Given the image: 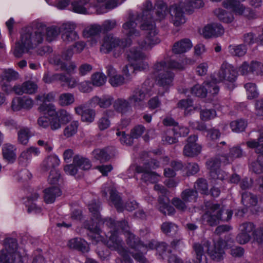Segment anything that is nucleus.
Segmentation results:
<instances>
[{"label": "nucleus", "mask_w": 263, "mask_h": 263, "mask_svg": "<svg viewBox=\"0 0 263 263\" xmlns=\"http://www.w3.org/2000/svg\"><path fill=\"white\" fill-rule=\"evenodd\" d=\"M205 207L206 210L202 216V219L209 226H215L220 221H227L230 220L231 213H228V216H224L220 204L207 202Z\"/></svg>", "instance_id": "20e7f679"}, {"label": "nucleus", "mask_w": 263, "mask_h": 263, "mask_svg": "<svg viewBox=\"0 0 263 263\" xmlns=\"http://www.w3.org/2000/svg\"><path fill=\"white\" fill-rule=\"evenodd\" d=\"M210 242L209 241L204 242L203 244L195 243L193 246L194 251L197 257V262L201 263L202 256L206 252L211 258L216 261H220L223 258L224 251L220 248L214 247L212 250H210Z\"/></svg>", "instance_id": "39448f33"}, {"label": "nucleus", "mask_w": 263, "mask_h": 263, "mask_svg": "<svg viewBox=\"0 0 263 263\" xmlns=\"http://www.w3.org/2000/svg\"><path fill=\"white\" fill-rule=\"evenodd\" d=\"M4 245L5 249L2 250L0 251V253L3 251H7V254H8V258H11V256L13 254H18L15 252V251L17 249V242L15 239L8 238L4 240Z\"/></svg>", "instance_id": "2f4dec72"}, {"label": "nucleus", "mask_w": 263, "mask_h": 263, "mask_svg": "<svg viewBox=\"0 0 263 263\" xmlns=\"http://www.w3.org/2000/svg\"><path fill=\"white\" fill-rule=\"evenodd\" d=\"M126 244L132 249L136 250L143 246L139 237L135 235L132 231L125 234Z\"/></svg>", "instance_id": "c85d7f7f"}, {"label": "nucleus", "mask_w": 263, "mask_h": 263, "mask_svg": "<svg viewBox=\"0 0 263 263\" xmlns=\"http://www.w3.org/2000/svg\"><path fill=\"white\" fill-rule=\"evenodd\" d=\"M114 111L111 109L103 111L102 117L98 121V126L100 130H104L109 127L110 122L109 118L114 116Z\"/></svg>", "instance_id": "393cba45"}, {"label": "nucleus", "mask_w": 263, "mask_h": 263, "mask_svg": "<svg viewBox=\"0 0 263 263\" xmlns=\"http://www.w3.org/2000/svg\"><path fill=\"white\" fill-rule=\"evenodd\" d=\"M7 251H3L0 253V261L3 263H23L22 257L19 254H13L11 258H8Z\"/></svg>", "instance_id": "58836bf2"}, {"label": "nucleus", "mask_w": 263, "mask_h": 263, "mask_svg": "<svg viewBox=\"0 0 263 263\" xmlns=\"http://www.w3.org/2000/svg\"><path fill=\"white\" fill-rule=\"evenodd\" d=\"M152 3L149 1L145 2L143 5L142 11L137 16V20L143 22L140 25V28L146 31L145 37L143 40L135 39L139 46L143 49H151L155 45L160 42V40L158 36V31L155 24L152 22H148V18H152L151 11Z\"/></svg>", "instance_id": "f257e3e1"}, {"label": "nucleus", "mask_w": 263, "mask_h": 263, "mask_svg": "<svg viewBox=\"0 0 263 263\" xmlns=\"http://www.w3.org/2000/svg\"><path fill=\"white\" fill-rule=\"evenodd\" d=\"M204 85H195L190 89L191 93L198 97L205 98L208 93L212 95H217L219 91V87L214 82H205Z\"/></svg>", "instance_id": "6e6552de"}, {"label": "nucleus", "mask_w": 263, "mask_h": 263, "mask_svg": "<svg viewBox=\"0 0 263 263\" xmlns=\"http://www.w3.org/2000/svg\"><path fill=\"white\" fill-rule=\"evenodd\" d=\"M76 28V24L71 23H64L61 26V37L64 42L68 44L79 39Z\"/></svg>", "instance_id": "f8f14e48"}, {"label": "nucleus", "mask_w": 263, "mask_h": 263, "mask_svg": "<svg viewBox=\"0 0 263 263\" xmlns=\"http://www.w3.org/2000/svg\"><path fill=\"white\" fill-rule=\"evenodd\" d=\"M241 202L246 207L255 206L257 203V198L251 193L245 192L241 194Z\"/></svg>", "instance_id": "f704fd0d"}, {"label": "nucleus", "mask_w": 263, "mask_h": 263, "mask_svg": "<svg viewBox=\"0 0 263 263\" xmlns=\"http://www.w3.org/2000/svg\"><path fill=\"white\" fill-rule=\"evenodd\" d=\"M20 78L19 73L12 68L3 69L0 74L1 82L10 83L18 80Z\"/></svg>", "instance_id": "4be33fe9"}, {"label": "nucleus", "mask_w": 263, "mask_h": 263, "mask_svg": "<svg viewBox=\"0 0 263 263\" xmlns=\"http://www.w3.org/2000/svg\"><path fill=\"white\" fill-rule=\"evenodd\" d=\"M247 124V121L243 119H238L232 121L230 123V127L233 132L239 133L244 131Z\"/></svg>", "instance_id": "8fccbe9b"}, {"label": "nucleus", "mask_w": 263, "mask_h": 263, "mask_svg": "<svg viewBox=\"0 0 263 263\" xmlns=\"http://www.w3.org/2000/svg\"><path fill=\"white\" fill-rule=\"evenodd\" d=\"M195 190L199 191L201 193L206 194L208 192L207 181L204 178H199L195 183Z\"/></svg>", "instance_id": "13d9d810"}, {"label": "nucleus", "mask_w": 263, "mask_h": 263, "mask_svg": "<svg viewBox=\"0 0 263 263\" xmlns=\"http://www.w3.org/2000/svg\"><path fill=\"white\" fill-rule=\"evenodd\" d=\"M76 113L81 116V120L83 122L91 123L93 122L96 117V111L91 108L86 107L83 105H79L74 108Z\"/></svg>", "instance_id": "f3484780"}, {"label": "nucleus", "mask_w": 263, "mask_h": 263, "mask_svg": "<svg viewBox=\"0 0 263 263\" xmlns=\"http://www.w3.org/2000/svg\"><path fill=\"white\" fill-rule=\"evenodd\" d=\"M102 31L101 25L93 24L85 28L83 31V34L86 37H89L99 34Z\"/></svg>", "instance_id": "de8ad7c7"}, {"label": "nucleus", "mask_w": 263, "mask_h": 263, "mask_svg": "<svg viewBox=\"0 0 263 263\" xmlns=\"http://www.w3.org/2000/svg\"><path fill=\"white\" fill-rule=\"evenodd\" d=\"M116 135L119 137V140L123 144L132 145L134 142V138L131 135L126 134L125 132L117 130Z\"/></svg>", "instance_id": "6e6d98bb"}, {"label": "nucleus", "mask_w": 263, "mask_h": 263, "mask_svg": "<svg viewBox=\"0 0 263 263\" xmlns=\"http://www.w3.org/2000/svg\"><path fill=\"white\" fill-rule=\"evenodd\" d=\"M68 246L70 248L77 249L82 252L88 251V248L86 245L82 242L81 240L78 238L70 240L68 241Z\"/></svg>", "instance_id": "ea45409f"}, {"label": "nucleus", "mask_w": 263, "mask_h": 263, "mask_svg": "<svg viewBox=\"0 0 263 263\" xmlns=\"http://www.w3.org/2000/svg\"><path fill=\"white\" fill-rule=\"evenodd\" d=\"M172 204L179 211L184 212L187 209V203L182 198H174L172 200Z\"/></svg>", "instance_id": "052dcab7"}, {"label": "nucleus", "mask_w": 263, "mask_h": 263, "mask_svg": "<svg viewBox=\"0 0 263 263\" xmlns=\"http://www.w3.org/2000/svg\"><path fill=\"white\" fill-rule=\"evenodd\" d=\"M152 8L153 7H152ZM153 9H152V11L151 12L152 18H148V22H152L154 23V21H160L163 18H165L167 13V6L164 4H161L157 6V10L155 12L156 17H154L153 16V13L154 12Z\"/></svg>", "instance_id": "bb28decb"}, {"label": "nucleus", "mask_w": 263, "mask_h": 263, "mask_svg": "<svg viewBox=\"0 0 263 263\" xmlns=\"http://www.w3.org/2000/svg\"><path fill=\"white\" fill-rule=\"evenodd\" d=\"M60 160L55 156H49L43 162L42 170L44 172L56 169V167L59 165Z\"/></svg>", "instance_id": "c756f323"}, {"label": "nucleus", "mask_w": 263, "mask_h": 263, "mask_svg": "<svg viewBox=\"0 0 263 263\" xmlns=\"http://www.w3.org/2000/svg\"><path fill=\"white\" fill-rule=\"evenodd\" d=\"M88 209L92 214V217H93L96 220H98L99 223H100L102 221V219L101 218L99 213V203L96 201H92L88 205Z\"/></svg>", "instance_id": "603ef678"}, {"label": "nucleus", "mask_w": 263, "mask_h": 263, "mask_svg": "<svg viewBox=\"0 0 263 263\" xmlns=\"http://www.w3.org/2000/svg\"><path fill=\"white\" fill-rule=\"evenodd\" d=\"M106 80V76L101 72H96L91 76V82L93 86H102L105 83Z\"/></svg>", "instance_id": "5fc2aeb1"}, {"label": "nucleus", "mask_w": 263, "mask_h": 263, "mask_svg": "<svg viewBox=\"0 0 263 263\" xmlns=\"http://www.w3.org/2000/svg\"><path fill=\"white\" fill-rule=\"evenodd\" d=\"M74 101L73 95L70 93H63L59 96V103L62 106H68Z\"/></svg>", "instance_id": "864d4df0"}, {"label": "nucleus", "mask_w": 263, "mask_h": 263, "mask_svg": "<svg viewBox=\"0 0 263 263\" xmlns=\"http://www.w3.org/2000/svg\"><path fill=\"white\" fill-rule=\"evenodd\" d=\"M89 1V0H79L73 2L71 3L73 11L79 13H86L87 10L84 5L87 4Z\"/></svg>", "instance_id": "3c124183"}, {"label": "nucleus", "mask_w": 263, "mask_h": 263, "mask_svg": "<svg viewBox=\"0 0 263 263\" xmlns=\"http://www.w3.org/2000/svg\"><path fill=\"white\" fill-rule=\"evenodd\" d=\"M135 171L137 173H142L141 179L146 183H156L159 181V175L146 167L137 165L135 167Z\"/></svg>", "instance_id": "4468645a"}, {"label": "nucleus", "mask_w": 263, "mask_h": 263, "mask_svg": "<svg viewBox=\"0 0 263 263\" xmlns=\"http://www.w3.org/2000/svg\"><path fill=\"white\" fill-rule=\"evenodd\" d=\"M137 23L133 21H128L123 25V32L127 37L124 40L114 36L112 34H107L103 39V43L100 48V51L104 53H108L112 49L118 47L123 48L129 46L135 39L140 36V32L136 27Z\"/></svg>", "instance_id": "f03ea898"}, {"label": "nucleus", "mask_w": 263, "mask_h": 263, "mask_svg": "<svg viewBox=\"0 0 263 263\" xmlns=\"http://www.w3.org/2000/svg\"><path fill=\"white\" fill-rule=\"evenodd\" d=\"M123 242L121 239L115 236L111 237L110 241L107 242V247L111 250L117 251L121 257L117 259V263H134L130 257V251L125 247L123 246Z\"/></svg>", "instance_id": "423d86ee"}, {"label": "nucleus", "mask_w": 263, "mask_h": 263, "mask_svg": "<svg viewBox=\"0 0 263 263\" xmlns=\"http://www.w3.org/2000/svg\"><path fill=\"white\" fill-rule=\"evenodd\" d=\"M42 25L44 26L43 31V38L44 39L45 32H46V39L48 42H51L55 40L61 33V26L58 27L55 26H52L47 27L43 23H42Z\"/></svg>", "instance_id": "b1692460"}, {"label": "nucleus", "mask_w": 263, "mask_h": 263, "mask_svg": "<svg viewBox=\"0 0 263 263\" xmlns=\"http://www.w3.org/2000/svg\"><path fill=\"white\" fill-rule=\"evenodd\" d=\"M174 135L176 137H185L190 132L188 128L181 126L178 125L175 126L173 128Z\"/></svg>", "instance_id": "69168bd1"}, {"label": "nucleus", "mask_w": 263, "mask_h": 263, "mask_svg": "<svg viewBox=\"0 0 263 263\" xmlns=\"http://www.w3.org/2000/svg\"><path fill=\"white\" fill-rule=\"evenodd\" d=\"M103 223H105V226L110 229L109 232L110 233V235L107 241H110L111 237L113 236H115L117 239H120L118 237V234L120 230L121 231L124 235L132 231L128 221L126 220L116 221L111 218H106L103 221Z\"/></svg>", "instance_id": "0eeeda50"}, {"label": "nucleus", "mask_w": 263, "mask_h": 263, "mask_svg": "<svg viewBox=\"0 0 263 263\" xmlns=\"http://www.w3.org/2000/svg\"><path fill=\"white\" fill-rule=\"evenodd\" d=\"M15 149L13 145L8 144H5L2 148L4 158L9 162H13L16 159Z\"/></svg>", "instance_id": "c9c22d12"}, {"label": "nucleus", "mask_w": 263, "mask_h": 263, "mask_svg": "<svg viewBox=\"0 0 263 263\" xmlns=\"http://www.w3.org/2000/svg\"><path fill=\"white\" fill-rule=\"evenodd\" d=\"M110 200L118 212L124 210V205L122 199L118 192L114 189L110 190L109 192Z\"/></svg>", "instance_id": "cd10ccee"}, {"label": "nucleus", "mask_w": 263, "mask_h": 263, "mask_svg": "<svg viewBox=\"0 0 263 263\" xmlns=\"http://www.w3.org/2000/svg\"><path fill=\"white\" fill-rule=\"evenodd\" d=\"M25 93L32 94L37 89V85L33 82L28 81L23 83Z\"/></svg>", "instance_id": "774afa93"}, {"label": "nucleus", "mask_w": 263, "mask_h": 263, "mask_svg": "<svg viewBox=\"0 0 263 263\" xmlns=\"http://www.w3.org/2000/svg\"><path fill=\"white\" fill-rule=\"evenodd\" d=\"M158 209L159 211L164 215H166L165 209L170 204V199L165 196H159L158 199Z\"/></svg>", "instance_id": "bf43d9fd"}, {"label": "nucleus", "mask_w": 263, "mask_h": 263, "mask_svg": "<svg viewBox=\"0 0 263 263\" xmlns=\"http://www.w3.org/2000/svg\"><path fill=\"white\" fill-rule=\"evenodd\" d=\"M79 123L78 121H73L67 125L63 130V135L67 138L72 137L78 130Z\"/></svg>", "instance_id": "49530a36"}, {"label": "nucleus", "mask_w": 263, "mask_h": 263, "mask_svg": "<svg viewBox=\"0 0 263 263\" xmlns=\"http://www.w3.org/2000/svg\"><path fill=\"white\" fill-rule=\"evenodd\" d=\"M94 158L101 162H105L110 159V155L107 153L106 149H96L92 152Z\"/></svg>", "instance_id": "c03bdc74"}, {"label": "nucleus", "mask_w": 263, "mask_h": 263, "mask_svg": "<svg viewBox=\"0 0 263 263\" xmlns=\"http://www.w3.org/2000/svg\"><path fill=\"white\" fill-rule=\"evenodd\" d=\"M198 136L190 135L185 140V144L183 149V155L187 157L194 158L199 155L201 152L202 146L197 143Z\"/></svg>", "instance_id": "1a4fd4ad"}, {"label": "nucleus", "mask_w": 263, "mask_h": 263, "mask_svg": "<svg viewBox=\"0 0 263 263\" xmlns=\"http://www.w3.org/2000/svg\"><path fill=\"white\" fill-rule=\"evenodd\" d=\"M73 163L78 167L83 170H88L91 167L90 160L80 155H76L73 157Z\"/></svg>", "instance_id": "4c0bfd02"}, {"label": "nucleus", "mask_w": 263, "mask_h": 263, "mask_svg": "<svg viewBox=\"0 0 263 263\" xmlns=\"http://www.w3.org/2000/svg\"><path fill=\"white\" fill-rule=\"evenodd\" d=\"M246 145L250 148H255L256 153H263V132L260 133L257 140H248L246 142Z\"/></svg>", "instance_id": "7c9ffc66"}, {"label": "nucleus", "mask_w": 263, "mask_h": 263, "mask_svg": "<svg viewBox=\"0 0 263 263\" xmlns=\"http://www.w3.org/2000/svg\"><path fill=\"white\" fill-rule=\"evenodd\" d=\"M117 25L115 20H108L104 21L101 27L103 32H107L114 29Z\"/></svg>", "instance_id": "e2e57ef3"}, {"label": "nucleus", "mask_w": 263, "mask_h": 263, "mask_svg": "<svg viewBox=\"0 0 263 263\" xmlns=\"http://www.w3.org/2000/svg\"><path fill=\"white\" fill-rule=\"evenodd\" d=\"M44 201L47 203H53L57 197L61 195V190L57 186H52L44 190Z\"/></svg>", "instance_id": "412c9836"}, {"label": "nucleus", "mask_w": 263, "mask_h": 263, "mask_svg": "<svg viewBox=\"0 0 263 263\" xmlns=\"http://www.w3.org/2000/svg\"><path fill=\"white\" fill-rule=\"evenodd\" d=\"M192 46L191 40L189 39L185 38L175 43L172 50L175 54L183 53L190 50Z\"/></svg>", "instance_id": "aec40b11"}, {"label": "nucleus", "mask_w": 263, "mask_h": 263, "mask_svg": "<svg viewBox=\"0 0 263 263\" xmlns=\"http://www.w3.org/2000/svg\"><path fill=\"white\" fill-rule=\"evenodd\" d=\"M146 58V55L139 50L130 49L127 52V59L129 62H138L143 60Z\"/></svg>", "instance_id": "37998d69"}, {"label": "nucleus", "mask_w": 263, "mask_h": 263, "mask_svg": "<svg viewBox=\"0 0 263 263\" xmlns=\"http://www.w3.org/2000/svg\"><path fill=\"white\" fill-rule=\"evenodd\" d=\"M54 115L62 124H66L72 119L70 114L63 109L59 110L58 112L55 111Z\"/></svg>", "instance_id": "4d7b16f0"}, {"label": "nucleus", "mask_w": 263, "mask_h": 263, "mask_svg": "<svg viewBox=\"0 0 263 263\" xmlns=\"http://www.w3.org/2000/svg\"><path fill=\"white\" fill-rule=\"evenodd\" d=\"M230 53L234 56L242 57L247 52V48L245 44H239L236 46L230 45L229 47Z\"/></svg>", "instance_id": "a18cd8bd"}, {"label": "nucleus", "mask_w": 263, "mask_h": 263, "mask_svg": "<svg viewBox=\"0 0 263 263\" xmlns=\"http://www.w3.org/2000/svg\"><path fill=\"white\" fill-rule=\"evenodd\" d=\"M39 153V150L37 147H30L23 152L21 154L20 157L28 160L31 158L32 155L36 156Z\"/></svg>", "instance_id": "0e129e2a"}, {"label": "nucleus", "mask_w": 263, "mask_h": 263, "mask_svg": "<svg viewBox=\"0 0 263 263\" xmlns=\"http://www.w3.org/2000/svg\"><path fill=\"white\" fill-rule=\"evenodd\" d=\"M162 231L166 235L173 237L175 236L178 232V226L172 222H163L161 227Z\"/></svg>", "instance_id": "72a5a7b5"}, {"label": "nucleus", "mask_w": 263, "mask_h": 263, "mask_svg": "<svg viewBox=\"0 0 263 263\" xmlns=\"http://www.w3.org/2000/svg\"><path fill=\"white\" fill-rule=\"evenodd\" d=\"M217 76L220 81L233 82L236 79L237 72L232 65L224 61L221 64Z\"/></svg>", "instance_id": "9b49d317"}, {"label": "nucleus", "mask_w": 263, "mask_h": 263, "mask_svg": "<svg viewBox=\"0 0 263 263\" xmlns=\"http://www.w3.org/2000/svg\"><path fill=\"white\" fill-rule=\"evenodd\" d=\"M171 16V22L174 26L178 27L186 22L182 10L177 4L172 5L169 11Z\"/></svg>", "instance_id": "2eb2a0df"}, {"label": "nucleus", "mask_w": 263, "mask_h": 263, "mask_svg": "<svg viewBox=\"0 0 263 263\" xmlns=\"http://www.w3.org/2000/svg\"><path fill=\"white\" fill-rule=\"evenodd\" d=\"M33 105V100L25 97H15L11 103V108L13 111H18L22 109L29 110Z\"/></svg>", "instance_id": "dca6fc26"}, {"label": "nucleus", "mask_w": 263, "mask_h": 263, "mask_svg": "<svg viewBox=\"0 0 263 263\" xmlns=\"http://www.w3.org/2000/svg\"><path fill=\"white\" fill-rule=\"evenodd\" d=\"M17 135L18 141L24 145L28 143L29 138L32 136L30 130L27 127H23L20 129L18 132Z\"/></svg>", "instance_id": "09e8293b"}, {"label": "nucleus", "mask_w": 263, "mask_h": 263, "mask_svg": "<svg viewBox=\"0 0 263 263\" xmlns=\"http://www.w3.org/2000/svg\"><path fill=\"white\" fill-rule=\"evenodd\" d=\"M245 0H225L222 2L223 6L228 9H230L234 12L241 11L242 4L241 2Z\"/></svg>", "instance_id": "473e14b6"}, {"label": "nucleus", "mask_w": 263, "mask_h": 263, "mask_svg": "<svg viewBox=\"0 0 263 263\" xmlns=\"http://www.w3.org/2000/svg\"><path fill=\"white\" fill-rule=\"evenodd\" d=\"M113 107L117 112L124 114L130 108V103L128 100L118 98L113 103Z\"/></svg>", "instance_id": "a878e982"}, {"label": "nucleus", "mask_w": 263, "mask_h": 263, "mask_svg": "<svg viewBox=\"0 0 263 263\" xmlns=\"http://www.w3.org/2000/svg\"><path fill=\"white\" fill-rule=\"evenodd\" d=\"M157 74V80L159 86L167 90L172 85L174 75L170 70H166L165 72H160Z\"/></svg>", "instance_id": "a211bd4d"}, {"label": "nucleus", "mask_w": 263, "mask_h": 263, "mask_svg": "<svg viewBox=\"0 0 263 263\" xmlns=\"http://www.w3.org/2000/svg\"><path fill=\"white\" fill-rule=\"evenodd\" d=\"M60 82L65 83L69 88H73L79 84L77 78L64 73H61Z\"/></svg>", "instance_id": "79ce46f5"}, {"label": "nucleus", "mask_w": 263, "mask_h": 263, "mask_svg": "<svg viewBox=\"0 0 263 263\" xmlns=\"http://www.w3.org/2000/svg\"><path fill=\"white\" fill-rule=\"evenodd\" d=\"M180 197L186 203L195 202L198 197V193L196 190L187 189L181 193Z\"/></svg>", "instance_id": "e433bc0d"}, {"label": "nucleus", "mask_w": 263, "mask_h": 263, "mask_svg": "<svg viewBox=\"0 0 263 263\" xmlns=\"http://www.w3.org/2000/svg\"><path fill=\"white\" fill-rule=\"evenodd\" d=\"M214 13L220 21L224 23H231L234 19L233 15L231 13L221 8L215 9L214 11Z\"/></svg>", "instance_id": "a19ab883"}, {"label": "nucleus", "mask_w": 263, "mask_h": 263, "mask_svg": "<svg viewBox=\"0 0 263 263\" xmlns=\"http://www.w3.org/2000/svg\"><path fill=\"white\" fill-rule=\"evenodd\" d=\"M105 218L102 219V221L99 223V221L95 222V219L93 217L91 218V220L86 221L84 223V227L88 231V235L94 241L98 242L101 239L100 237L101 230L100 228L101 224L105 226V223H103V221Z\"/></svg>", "instance_id": "ddd939ff"}, {"label": "nucleus", "mask_w": 263, "mask_h": 263, "mask_svg": "<svg viewBox=\"0 0 263 263\" xmlns=\"http://www.w3.org/2000/svg\"><path fill=\"white\" fill-rule=\"evenodd\" d=\"M222 160L217 157L212 158L207 160L206 165L209 170L210 176L214 180H223L227 176L226 173L220 168V163Z\"/></svg>", "instance_id": "9d476101"}, {"label": "nucleus", "mask_w": 263, "mask_h": 263, "mask_svg": "<svg viewBox=\"0 0 263 263\" xmlns=\"http://www.w3.org/2000/svg\"><path fill=\"white\" fill-rule=\"evenodd\" d=\"M245 88L248 92V98L250 99L257 97L258 92L256 90V85L252 83H248L245 85Z\"/></svg>", "instance_id": "338daca9"}, {"label": "nucleus", "mask_w": 263, "mask_h": 263, "mask_svg": "<svg viewBox=\"0 0 263 263\" xmlns=\"http://www.w3.org/2000/svg\"><path fill=\"white\" fill-rule=\"evenodd\" d=\"M44 26L42 23L35 24L34 29L26 28L21 34L20 41L15 44L14 54L16 57H21L25 52L36 47L43 41V31Z\"/></svg>", "instance_id": "7ed1b4c3"}, {"label": "nucleus", "mask_w": 263, "mask_h": 263, "mask_svg": "<svg viewBox=\"0 0 263 263\" xmlns=\"http://www.w3.org/2000/svg\"><path fill=\"white\" fill-rule=\"evenodd\" d=\"M250 70L257 75H263V65L260 62L253 61L250 64Z\"/></svg>", "instance_id": "680f3d73"}, {"label": "nucleus", "mask_w": 263, "mask_h": 263, "mask_svg": "<svg viewBox=\"0 0 263 263\" xmlns=\"http://www.w3.org/2000/svg\"><path fill=\"white\" fill-rule=\"evenodd\" d=\"M113 100L111 96L104 95L101 97L96 96L90 100V104L92 106H99L102 108H107L110 106Z\"/></svg>", "instance_id": "6ab92c4d"}, {"label": "nucleus", "mask_w": 263, "mask_h": 263, "mask_svg": "<svg viewBox=\"0 0 263 263\" xmlns=\"http://www.w3.org/2000/svg\"><path fill=\"white\" fill-rule=\"evenodd\" d=\"M146 94L141 89L137 88L134 90L132 95L128 98L130 104L134 107L139 106L144 101Z\"/></svg>", "instance_id": "5701e85b"}]
</instances>
